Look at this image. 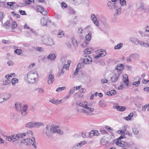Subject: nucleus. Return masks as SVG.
Listing matches in <instances>:
<instances>
[{"label":"nucleus","mask_w":149,"mask_h":149,"mask_svg":"<svg viewBox=\"0 0 149 149\" xmlns=\"http://www.w3.org/2000/svg\"><path fill=\"white\" fill-rule=\"evenodd\" d=\"M139 45H140L141 46H144L146 47H149V44L141 41H140Z\"/></svg>","instance_id":"c85d7f7f"},{"label":"nucleus","mask_w":149,"mask_h":149,"mask_svg":"<svg viewBox=\"0 0 149 149\" xmlns=\"http://www.w3.org/2000/svg\"><path fill=\"white\" fill-rule=\"evenodd\" d=\"M17 24L16 22H13L12 25V27L13 29H15L17 27Z\"/></svg>","instance_id":"6e6d98bb"},{"label":"nucleus","mask_w":149,"mask_h":149,"mask_svg":"<svg viewBox=\"0 0 149 149\" xmlns=\"http://www.w3.org/2000/svg\"><path fill=\"white\" fill-rule=\"evenodd\" d=\"M33 122H31L27 123L26 125V126L27 127L32 128L33 127Z\"/></svg>","instance_id":"e433bc0d"},{"label":"nucleus","mask_w":149,"mask_h":149,"mask_svg":"<svg viewBox=\"0 0 149 149\" xmlns=\"http://www.w3.org/2000/svg\"><path fill=\"white\" fill-rule=\"evenodd\" d=\"M76 5H77L81 3V0H73Z\"/></svg>","instance_id":"603ef678"},{"label":"nucleus","mask_w":149,"mask_h":149,"mask_svg":"<svg viewBox=\"0 0 149 149\" xmlns=\"http://www.w3.org/2000/svg\"><path fill=\"white\" fill-rule=\"evenodd\" d=\"M36 50L39 52H42L43 51V49L41 47H36Z\"/></svg>","instance_id":"0e129e2a"},{"label":"nucleus","mask_w":149,"mask_h":149,"mask_svg":"<svg viewBox=\"0 0 149 149\" xmlns=\"http://www.w3.org/2000/svg\"><path fill=\"white\" fill-rule=\"evenodd\" d=\"M7 75L5 76L4 79L3 80V84L5 85H7L10 84L11 82L10 79V78L8 77Z\"/></svg>","instance_id":"f3484780"},{"label":"nucleus","mask_w":149,"mask_h":149,"mask_svg":"<svg viewBox=\"0 0 149 149\" xmlns=\"http://www.w3.org/2000/svg\"><path fill=\"white\" fill-rule=\"evenodd\" d=\"M10 97V94L8 93H5L4 95V97H2L3 102L9 100Z\"/></svg>","instance_id":"aec40b11"},{"label":"nucleus","mask_w":149,"mask_h":149,"mask_svg":"<svg viewBox=\"0 0 149 149\" xmlns=\"http://www.w3.org/2000/svg\"><path fill=\"white\" fill-rule=\"evenodd\" d=\"M138 80L137 81H135L133 83V85H135L136 86H138L140 84V78L139 77H138Z\"/></svg>","instance_id":"4c0bfd02"},{"label":"nucleus","mask_w":149,"mask_h":149,"mask_svg":"<svg viewBox=\"0 0 149 149\" xmlns=\"http://www.w3.org/2000/svg\"><path fill=\"white\" fill-rule=\"evenodd\" d=\"M86 143V141H83L81 142L80 143L76 144L73 146L72 148L73 149H76L79 148H80L84 144Z\"/></svg>","instance_id":"9b49d317"},{"label":"nucleus","mask_w":149,"mask_h":149,"mask_svg":"<svg viewBox=\"0 0 149 149\" xmlns=\"http://www.w3.org/2000/svg\"><path fill=\"white\" fill-rule=\"evenodd\" d=\"M108 143L107 141H106L103 138H102L100 141V143L101 145H104L107 144Z\"/></svg>","instance_id":"58836bf2"},{"label":"nucleus","mask_w":149,"mask_h":149,"mask_svg":"<svg viewBox=\"0 0 149 149\" xmlns=\"http://www.w3.org/2000/svg\"><path fill=\"white\" fill-rule=\"evenodd\" d=\"M6 0H0V7H5L6 6L4 2Z\"/></svg>","instance_id":"37998d69"},{"label":"nucleus","mask_w":149,"mask_h":149,"mask_svg":"<svg viewBox=\"0 0 149 149\" xmlns=\"http://www.w3.org/2000/svg\"><path fill=\"white\" fill-rule=\"evenodd\" d=\"M119 75V74H114V75L111 77V82L114 83L116 82L117 81Z\"/></svg>","instance_id":"2eb2a0df"},{"label":"nucleus","mask_w":149,"mask_h":149,"mask_svg":"<svg viewBox=\"0 0 149 149\" xmlns=\"http://www.w3.org/2000/svg\"><path fill=\"white\" fill-rule=\"evenodd\" d=\"M117 7V6L116 5V2H114L113 3V4L111 5V6L109 8L112 10H114Z\"/></svg>","instance_id":"7c9ffc66"},{"label":"nucleus","mask_w":149,"mask_h":149,"mask_svg":"<svg viewBox=\"0 0 149 149\" xmlns=\"http://www.w3.org/2000/svg\"><path fill=\"white\" fill-rule=\"evenodd\" d=\"M97 15L92 14L91 15V18L94 24L98 26H99V24L97 17Z\"/></svg>","instance_id":"0eeeda50"},{"label":"nucleus","mask_w":149,"mask_h":149,"mask_svg":"<svg viewBox=\"0 0 149 149\" xmlns=\"http://www.w3.org/2000/svg\"><path fill=\"white\" fill-rule=\"evenodd\" d=\"M84 52L85 54H89L90 53L91 51L89 50V49L88 48H87L85 49L84 51Z\"/></svg>","instance_id":"052dcab7"},{"label":"nucleus","mask_w":149,"mask_h":149,"mask_svg":"<svg viewBox=\"0 0 149 149\" xmlns=\"http://www.w3.org/2000/svg\"><path fill=\"white\" fill-rule=\"evenodd\" d=\"M54 75L52 74H50L48 76L47 81L48 84H52L54 81Z\"/></svg>","instance_id":"4468645a"},{"label":"nucleus","mask_w":149,"mask_h":149,"mask_svg":"<svg viewBox=\"0 0 149 149\" xmlns=\"http://www.w3.org/2000/svg\"><path fill=\"white\" fill-rule=\"evenodd\" d=\"M88 44V43L87 42L85 41L83 43H82V44H81V45L82 47H85L87 46Z\"/></svg>","instance_id":"e2e57ef3"},{"label":"nucleus","mask_w":149,"mask_h":149,"mask_svg":"<svg viewBox=\"0 0 149 149\" xmlns=\"http://www.w3.org/2000/svg\"><path fill=\"white\" fill-rule=\"evenodd\" d=\"M44 8L42 6H37L36 7V8L38 11L40 13L41 12L42 10H44Z\"/></svg>","instance_id":"8fccbe9b"},{"label":"nucleus","mask_w":149,"mask_h":149,"mask_svg":"<svg viewBox=\"0 0 149 149\" xmlns=\"http://www.w3.org/2000/svg\"><path fill=\"white\" fill-rule=\"evenodd\" d=\"M123 79L124 82L127 86L129 82L127 76L126 74H125L123 77Z\"/></svg>","instance_id":"b1692460"},{"label":"nucleus","mask_w":149,"mask_h":149,"mask_svg":"<svg viewBox=\"0 0 149 149\" xmlns=\"http://www.w3.org/2000/svg\"><path fill=\"white\" fill-rule=\"evenodd\" d=\"M6 139L9 141H13V142L15 141V140L14 139V135H11L10 136H6Z\"/></svg>","instance_id":"a878e982"},{"label":"nucleus","mask_w":149,"mask_h":149,"mask_svg":"<svg viewBox=\"0 0 149 149\" xmlns=\"http://www.w3.org/2000/svg\"><path fill=\"white\" fill-rule=\"evenodd\" d=\"M44 42L46 45L51 46L54 45V42L52 39L51 38H45Z\"/></svg>","instance_id":"1a4fd4ad"},{"label":"nucleus","mask_w":149,"mask_h":149,"mask_svg":"<svg viewBox=\"0 0 149 149\" xmlns=\"http://www.w3.org/2000/svg\"><path fill=\"white\" fill-rule=\"evenodd\" d=\"M51 22L48 17H43L40 20V23L43 26H48L50 25Z\"/></svg>","instance_id":"423d86ee"},{"label":"nucleus","mask_w":149,"mask_h":149,"mask_svg":"<svg viewBox=\"0 0 149 149\" xmlns=\"http://www.w3.org/2000/svg\"><path fill=\"white\" fill-rule=\"evenodd\" d=\"M116 92L114 90H112L108 92L107 93V95L109 96H112L115 95Z\"/></svg>","instance_id":"bb28decb"},{"label":"nucleus","mask_w":149,"mask_h":149,"mask_svg":"<svg viewBox=\"0 0 149 149\" xmlns=\"http://www.w3.org/2000/svg\"><path fill=\"white\" fill-rule=\"evenodd\" d=\"M100 55L102 57L105 56L106 54V51L104 50H100Z\"/></svg>","instance_id":"ea45409f"},{"label":"nucleus","mask_w":149,"mask_h":149,"mask_svg":"<svg viewBox=\"0 0 149 149\" xmlns=\"http://www.w3.org/2000/svg\"><path fill=\"white\" fill-rule=\"evenodd\" d=\"M64 35L63 32L62 31H59L58 34V36L59 38H61Z\"/></svg>","instance_id":"de8ad7c7"},{"label":"nucleus","mask_w":149,"mask_h":149,"mask_svg":"<svg viewBox=\"0 0 149 149\" xmlns=\"http://www.w3.org/2000/svg\"><path fill=\"white\" fill-rule=\"evenodd\" d=\"M36 90L37 91L38 93H42L44 92L43 89L41 88H37Z\"/></svg>","instance_id":"3c124183"},{"label":"nucleus","mask_w":149,"mask_h":149,"mask_svg":"<svg viewBox=\"0 0 149 149\" xmlns=\"http://www.w3.org/2000/svg\"><path fill=\"white\" fill-rule=\"evenodd\" d=\"M74 92V89L73 88L70 89L68 93V95L67 96H66V97L67 98H69L70 97L71 94H73Z\"/></svg>","instance_id":"c9c22d12"},{"label":"nucleus","mask_w":149,"mask_h":149,"mask_svg":"<svg viewBox=\"0 0 149 149\" xmlns=\"http://www.w3.org/2000/svg\"><path fill=\"white\" fill-rule=\"evenodd\" d=\"M43 15H46L47 14V13L46 9L44 8V10H42L40 12Z\"/></svg>","instance_id":"bf43d9fd"},{"label":"nucleus","mask_w":149,"mask_h":149,"mask_svg":"<svg viewBox=\"0 0 149 149\" xmlns=\"http://www.w3.org/2000/svg\"><path fill=\"white\" fill-rule=\"evenodd\" d=\"M9 66H13L14 65V63L12 61H9L7 63Z\"/></svg>","instance_id":"4d7b16f0"},{"label":"nucleus","mask_w":149,"mask_h":149,"mask_svg":"<svg viewBox=\"0 0 149 149\" xmlns=\"http://www.w3.org/2000/svg\"><path fill=\"white\" fill-rule=\"evenodd\" d=\"M146 31L145 32V34H146V35L147 36H148L149 35L148 34H146V33L147 32H149V25L147 26L146 28Z\"/></svg>","instance_id":"680f3d73"},{"label":"nucleus","mask_w":149,"mask_h":149,"mask_svg":"<svg viewBox=\"0 0 149 149\" xmlns=\"http://www.w3.org/2000/svg\"><path fill=\"white\" fill-rule=\"evenodd\" d=\"M22 52V50L21 49H17L14 50V52L19 55H20Z\"/></svg>","instance_id":"79ce46f5"},{"label":"nucleus","mask_w":149,"mask_h":149,"mask_svg":"<svg viewBox=\"0 0 149 149\" xmlns=\"http://www.w3.org/2000/svg\"><path fill=\"white\" fill-rule=\"evenodd\" d=\"M26 136L25 133H20L17 134L15 136H14V139L15 141L20 139H23Z\"/></svg>","instance_id":"9d476101"},{"label":"nucleus","mask_w":149,"mask_h":149,"mask_svg":"<svg viewBox=\"0 0 149 149\" xmlns=\"http://www.w3.org/2000/svg\"><path fill=\"white\" fill-rule=\"evenodd\" d=\"M56 58V56L54 54H51L48 55L47 58L51 60H53Z\"/></svg>","instance_id":"c756f323"},{"label":"nucleus","mask_w":149,"mask_h":149,"mask_svg":"<svg viewBox=\"0 0 149 149\" xmlns=\"http://www.w3.org/2000/svg\"><path fill=\"white\" fill-rule=\"evenodd\" d=\"M59 126L58 125H51L50 127V129L52 133H57L61 134H63V131L59 129Z\"/></svg>","instance_id":"20e7f679"},{"label":"nucleus","mask_w":149,"mask_h":149,"mask_svg":"<svg viewBox=\"0 0 149 149\" xmlns=\"http://www.w3.org/2000/svg\"><path fill=\"white\" fill-rule=\"evenodd\" d=\"M66 87L65 86L59 87L56 89V91L57 92H60L61 91L63 90L66 89Z\"/></svg>","instance_id":"2f4dec72"},{"label":"nucleus","mask_w":149,"mask_h":149,"mask_svg":"<svg viewBox=\"0 0 149 149\" xmlns=\"http://www.w3.org/2000/svg\"><path fill=\"white\" fill-rule=\"evenodd\" d=\"M44 125L42 123L33 122V127H38L40 126H43Z\"/></svg>","instance_id":"a211bd4d"},{"label":"nucleus","mask_w":149,"mask_h":149,"mask_svg":"<svg viewBox=\"0 0 149 149\" xmlns=\"http://www.w3.org/2000/svg\"><path fill=\"white\" fill-rule=\"evenodd\" d=\"M71 63V61L70 60H68L67 61V64L65 65H64L63 67V69H64L65 68L66 70H68V68L70 66V65Z\"/></svg>","instance_id":"393cba45"},{"label":"nucleus","mask_w":149,"mask_h":149,"mask_svg":"<svg viewBox=\"0 0 149 149\" xmlns=\"http://www.w3.org/2000/svg\"><path fill=\"white\" fill-rule=\"evenodd\" d=\"M42 133L43 134L46 135L47 136L49 137L51 136L52 132H51V130H49V126L47 125L45 129H44Z\"/></svg>","instance_id":"6e6552de"},{"label":"nucleus","mask_w":149,"mask_h":149,"mask_svg":"<svg viewBox=\"0 0 149 149\" xmlns=\"http://www.w3.org/2000/svg\"><path fill=\"white\" fill-rule=\"evenodd\" d=\"M123 46V44L122 43H120L118 44L117 45L114 47V49H120Z\"/></svg>","instance_id":"f704fd0d"},{"label":"nucleus","mask_w":149,"mask_h":149,"mask_svg":"<svg viewBox=\"0 0 149 149\" xmlns=\"http://www.w3.org/2000/svg\"><path fill=\"white\" fill-rule=\"evenodd\" d=\"M15 107L16 110L17 111L20 112L21 114L23 116L26 115V111L27 109V105H25L23 108H22V107L19 103H17L15 104Z\"/></svg>","instance_id":"f03ea898"},{"label":"nucleus","mask_w":149,"mask_h":149,"mask_svg":"<svg viewBox=\"0 0 149 149\" xmlns=\"http://www.w3.org/2000/svg\"><path fill=\"white\" fill-rule=\"evenodd\" d=\"M91 59V58L89 56H86L83 59V62L86 64L89 63Z\"/></svg>","instance_id":"412c9836"},{"label":"nucleus","mask_w":149,"mask_h":149,"mask_svg":"<svg viewBox=\"0 0 149 149\" xmlns=\"http://www.w3.org/2000/svg\"><path fill=\"white\" fill-rule=\"evenodd\" d=\"M113 108H116L117 110L120 111H123L125 109V107H122L119 106H115L113 107Z\"/></svg>","instance_id":"4be33fe9"},{"label":"nucleus","mask_w":149,"mask_h":149,"mask_svg":"<svg viewBox=\"0 0 149 149\" xmlns=\"http://www.w3.org/2000/svg\"><path fill=\"white\" fill-rule=\"evenodd\" d=\"M10 25V22L9 21H7L3 24L4 27L6 28L8 26Z\"/></svg>","instance_id":"a18cd8bd"},{"label":"nucleus","mask_w":149,"mask_h":149,"mask_svg":"<svg viewBox=\"0 0 149 149\" xmlns=\"http://www.w3.org/2000/svg\"><path fill=\"white\" fill-rule=\"evenodd\" d=\"M120 3L122 6H124L126 5V2L125 0H120Z\"/></svg>","instance_id":"a19ab883"},{"label":"nucleus","mask_w":149,"mask_h":149,"mask_svg":"<svg viewBox=\"0 0 149 149\" xmlns=\"http://www.w3.org/2000/svg\"><path fill=\"white\" fill-rule=\"evenodd\" d=\"M94 109L93 108H87V109H81L80 110V112H83L85 113L88 116H92L94 115L93 112L94 111Z\"/></svg>","instance_id":"39448f33"},{"label":"nucleus","mask_w":149,"mask_h":149,"mask_svg":"<svg viewBox=\"0 0 149 149\" xmlns=\"http://www.w3.org/2000/svg\"><path fill=\"white\" fill-rule=\"evenodd\" d=\"M130 41L134 43L136 45H139L140 41L137 38L135 37H132L130 38Z\"/></svg>","instance_id":"f8f14e48"},{"label":"nucleus","mask_w":149,"mask_h":149,"mask_svg":"<svg viewBox=\"0 0 149 149\" xmlns=\"http://www.w3.org/2000/svg\"><path fill=\"white\" fill-rule=\"evenodd\" d=\"M108 81V80L106 79H102L101 80V82L103 84H104L105 83H107Z\"/></svg>","instance_id":"338daca9"},{"label":"nucleus","mask_w":149,"mask_h":149,"mask_svg":"<svg viewBox=\"0 0 149 149\" xmlns=\"http://www.w3.org/2000/svg\"><path fill=\"white\" fill-rule=\"evenodd\" d=\"M124 66L123 64H118L116 67V70L119 71H121L124 69Z\"/></svg>","instance_id":"5701e85b"},{"label":"nucleus","mask_w":149,"mask_h":149,"mask_svg":"<svg viewBox=\"0 0 149 149\" xmlns=\"http://www.w3.org/2000/svg\"><path fill=\"white\" fill-rule=\"evenodd\" d=\"M5 16V14L3 13V12L0 11V20L2 21L3 17Z\"/></svg>","instance_id":"864d4df0"},{"label":"nucleus","mask_w":149,"mask_h":149,"mask_svg":"<svg viewBox=\"0 0 149 149\" xmlns=\"http://www.w3.org/2000/svg\"><path fill=\"white\" fill-rule=\"evenodd\" d=\"M99 105L102 107H104L106 106V104L104 102L101 100L99 101Z\"/></svg>","instance_id":"09e8293b"},{"label":"nucleus","mask_w":149,"mask_h":149,"mask_svg":"<svg viewBox=\"0 0 149 149\" xmlns=\"http://www.w3.org/2000/svg\"><path fill=\"white\" fill-rule=\"evenodd\" d=\"M143 90L145 91H146L147 93H149V87H145L143 88Z\"/></svg>","instance_id":"774afa93"},{"label":"nucleus","mask_w":149,"mask_h":149,"mask_svg":"<svg viewBox=\"0 0 149 149\" xmlns=\"http://www.w3.org/2000/svg\"><path fill=\"white\" fill-rule=\"evenodd\" d=\"M62 102V100H55V102H54V104L57 105L61 103Z\"/></svg>","instance_id":"5fc2aeb1"},{"label":"nucleus","mask_w":149,"mask_h":149,"mask_svg":"<svg viewBox=\"0 0 149 149\" xmlns=\"http://www.w3.org/2000/svg\"><path fill=\"white\" fill-rule=\"evenodd\" d=\"M92 34L91 33H88L86 36V39L87 41H89L91 39Z\"/></svg>","instance_id":"473e14b6"},{"label":"nucleus","mask_w":149,"mask_h":149,"mask_svg":"<svg viewBox=\"0 0 149 149\" xmlns=\"http://www.w3.org/2000/svg\"><path fill=\"white\" fill-rule=\"evenodd\" d=\"M21 143H23L27 145H31L35 148H37V146L35 144L36 141L34 137H33L32 139H23L21 141Z\"/></svg>","instance_id":"7ed1b4c3"},{"label":"nucleus","mask_w":149,"mask_h":149,"mask_svg":"<svg viewBox=\"0 0 149 149\" xmlns=\"http://www.w3.org/2000/svg\"><path fill=\"white\" fill-rule=\"evenodd\" d=\"M132 129V132L134 134L137 135L138 134L139 131L138 129L136 128H133Z\"/></svg>","instance_id":"49530a36"},{"label":"nucleus","mask_w":149,"mask_h":149,"mask_svg":"<svg viewBox=\"0 0 149 149\" xmlns=\"http://www.w3.org/2000/svg\"><path fill=\"white\" fill-rule=\"evenodd\" d=\"M84 64L85 63L83 62L79 63L78 64L76 68L79 70L80 68L84 67Z\"/></svg>","instance_id":"72a5a7b5"},{"label":"nucleus","mask_w":149,"mask_h":149,"mask_svg":"<svg viewBox=\"0 0 149 149\" xmlns=\"http://www.w3.org/2000/svg\"><path fill=\"white\" fill-rule=\"evenodd\" d=\"M87 104V102H82V104L81 107L87 109V108H91V107H88Z\"/></svg>","instance_id":"cd10ccee"},{"label":"nucleus","mask_w":149,"mask_h":149,"mask_svg":"<svg viewBox=\"0 0 149 149\" xmlns=\"http://www.w3.org/2000/svg\"><path fill=\"white\" fill-rule=\"evenodd\" d=\"M116 144L118 146L122 147H124L125 144V142L122 141L121 140H120V139H117V141L116 142Z\"/></svg>","instance_id":"dca6fc26"},{"label":"nucleus","mask_w":149,"mask_h":149,"mask_svg":"<svg viewBox=\"0 0 149 149\" xmlns=\"http://www.w3.org/2000/svg\"><path fill=\"white\" fill-rule=\"evenodd\" d=\"M11 14L12 15L14 16L16 18H18L19 17V15L15 14L14 12H12Z\"/></svg>","instance_id":"13d9d810"},{"label":"nucleus","mask_w":149,"mask_h":149,"mask_svg":"<svg viewBox=\"0 0 149 149\" xmlns=\"http://www.w3.org/2000/svg\"><path fill=\"white\" fill-rule=\"evenodd\" d=\"M18 81V79L16 78H13L11 80V82L12 84L14 85L16 83H17Z\"/></svg>","instance_id":"c03bdc74"},{"label":"nucleus","mask_w":149,"mask_h":149,"mask_svg":"<svg viewBox=\"0 0 149 149\" xmlns=\"http://www.w3.org/2000/svg\"><path fill=\"white\" fill-rule=\"evenodd\" d=\"M121 7H120L118 8H117L115 13L114 15L115 17L114 20V21H115L116 20V17L118 15H120L121 14Z\"/></svg>","instance_id":"ddd939ff"},{"label":"nucleus","mask_w":149,"mask_h":149,"mask_svg":"<svg viewBox=\"0 0 149 149\" xmlns=\"http://www.w3.org/2000/svg\"><path fill=\"white\" fill-rule=\"evenodd\" d=\"M130 57L134 60H137L139 58L140 56L139 54L135 53L131 54Z\"/></svg>","instance_id":"6ab92c4d"},{"label":"nucleus","mask_w":149,"mask_h":149,"mask_svg":"<svg viewBox=\"0 0 149 149\" xmlns=\"http://www.w3.org/2000/svg\"><path fill=\"white\" fill-rule=\"evenodd\" d=\"M81 86H82L81 85L79 86H75L73 87V88L74 89V90H78V89H79L81 87Z\"/></svg>","instance_id":"69168bd1"},{"label":"nucleus","mask_w":149,"mask_h":149,"mask_svg":"<svg viewBox=\"0 0 149 149\" xmlns=\"http://www.w3.org/2000/svg\"><path fill=\"white\" fill-rule=\"evenodd\" d=\"M38 76V74L36 72L31 71L25 76L24 78L29 83H33L36 81Z\"/></svg>","instance_id":"f257e3e1"}]
</instances>
